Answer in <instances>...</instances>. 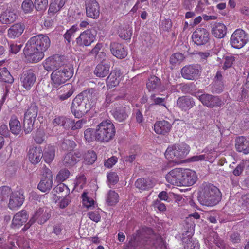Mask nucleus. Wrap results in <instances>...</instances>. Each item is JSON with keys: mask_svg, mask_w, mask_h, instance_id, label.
Listing matches in <instances>:
<instances>
[{"mask_svg": "<svg viewBox=\"0 0 249 249\" xmlns=\"http://www.w3.org/2000/svg\"><path fill=\"white\" fill-rule=\"evenodd\" d=\"M97 96L93 89L81 92L73 99L71 111L76 118H81L95 105Z\"/></svg>", "mask_w": 249, "mask_h": 249, "instance_id": "obj_1", "label": "nucleus"}, {"mask_svg": "<svg viewBox=\"0 0 249 249\" xmlns=\"http://www.w3.org/2000/svg\"><path fill=\"white\" fill-rule=\"evenodd\" d=\"M221 200L219 190L213 185H206L201 191L198 201L201 204L208 207L216 205Z\"/></svg>", "mask_w": 249, "mask_h": 249, "instance_id": "obj_2", "label": "nucleus"}, {"mask_svg": "<svg viewBox=\"0 0 249 249\" xmlns=\"http://www.w3.org/2000/svg\"><path fill=\"white\" fill-rule=\"evenodd\" d=\"M190 151L189 145L182 142L169 145L165 152V156L168 160L177 164L180 163V160L186 157Z\"/></svg>", "mask_w": 249, "mask_h": 249, "instance_id": "obj_3", "label": "nucleus"}, {"mask_svg": "<svg viewBox=\"0 0 249 249\" xmlns=\"http://www.w3.org/2000/svg\"><path fill=\"white\" fill-rule=\"evenodd\" d=\"M115 132V126L110 120L103 121L96 126V140L108 142L114 138Z\"/></svg>", "mask_w": 249, "mask_h": 249, "instance_id": "obj_4", "label": "nucleus"}, {"mask_svg": "<svg viewBox=\"0 0 249 249\" xmlns=\"http://www.w3.org/2000/svg\"><path fill=\"white\" fill-rule=\"evenodd\" d=\"M73 75V71L70 68L55 70L51 74V84L55 88L65 83Z\"/></svg>", "mask_w": 249, "mask_h": 249, "instance_id": "obj_5", "label": "nucleus"}, {"mask_svg": "<svg viewBox=\"0 0 249 249\" xmlns=\"http://www.w3.org/2000/svg\"><path fill=\"white\" fill-rule=\"evenodd\" d=\"M51 216L50 210L46 207L38 208L34 213L29 221L25 225L24 229H28L36 221L42 224L48 220Z\"/></svg>", "mask_w": 249, "mask_h": 249, "instance_id": "obj_6", "label": "nucleus"}, {"mask_svg": "<svg viewBox=\"0 0 249 249\" xmlns=\"http://www.w3.org/2000/svg\"><path fill=\"white\" fill-rule=\"evenodd\" d=\"M27 44L44 53L50 46V40L47 36L39 34L31 37Z\"/></svg>", "mask_w": 249, "mask_h": 249, "instance_id": "obj_7", "label": "nucleus"}, {"mask_svg": "<svg viewBox=\"0 0 249 249\" xmlns=\"http://www.w3.org/2000/svg\"><path fill=\"white\" fill-rule=\"evenodd\" d=\"M248 41V34L241 29H237L234 31L230 38V44L235 49L243 48Z\"/></svg>", "mask_w": 249, "mask_h": 249, "instance_id": "obj_8", "label": "nucleus"}, {"mask_svg": "<svg viewBox=\"0 0 249 249\" xmlns=\"http://www.w3.org/2000/svg\"><path fill=\"white\" fill-rule=\"evenodd\" d=\"M24 200L25 196L22 190L13 191L9 195L7 207L10 210L17 211L22 206Z\"/></svg>", "mask_w": 249, "mask_h": 249, "instance_id": "obj_9", "label": "nucleus"}, {"mask_svg": "<svg viewBox=\"0 0 249 249\" xmlns=\"http://www.w3.org/2000/svg\"><path fill=\"white\" fill-rule=\"evenodd\" d=\"M24 54L28 61L36 63L40 61L44 56V53L37 50L35 48L26 43L24 49Z\"/></svg>", "mask_w": 249, "mask_h": 249, "instance_id": "obj_10", "label": "nucleus"}, {"mask_svg": "<svg viewBox=\"0 0 249 249\" xmlns=\"http://www.w3.org/2000/svg\"><path fill=\"white\" fill-rule=\"evenodd\" d=\"M53 176L51 171L47 168L43 169L42 177L38 185V189L42 192L50 190L52 187Z\"/></svg>", "mask_w": 249, "mask_h": 249, "instance_id": "obj_11", "label": "nucleus"}, {"mask_svg": "<svg viewBox=\"0 0 249 249\" xmlns=\"http://www.w3.org/2000/svg\"><path fill=\"white\" fill-rule=\"evenodd\" d=\"M196 96L204 106L208 107H220L223 104L222 101L218 96L208 94L199 95V93L196 94Z\"/></svg>", "mask_w": 249, "mask_h": 249, "instance_id": "obj_12", "label": "nucleus"}, {"mask_svg": "<svg viewBox=\"0 0 249 249\" xmlns=\"http://www.w3.org/2000/svg\"><path fill=\"white\" fill-rule=\"evenodd\" d=\"M64 64V58L58 55L51 56L43 63L44 69L47 71L59 69Z\"/></svg>", "mask_w": 249, "mask_h": 249, "instance_id": "obj_13", "label": "nucleus"}, {"mask_svg": "<svg viewBox=\"0 0 249 249\" xmlns=\"http://www.w3.org/2000/svg\"><path fill=\"white\" fill-rule=\"evenodd\" d=\"M95 39V36L90 30H86L81 33L76 38V42L80 47L89 46Z\"/></svg>", "mask_w": 249, "mask_h": 249, "instance_id": "obj_14", "label": "nucleus"}, {"mask_svg": "<svg viewBox=\"0 0 249 249\" xmlns=\"http://www.w3.org/2000/svg\"><path fill=\"white\" fill-rule=\"evenodd\" d=\"M200 67L198 65H188L184 67L181 71L182 77L188 80H194L200 74Z\"/></svg>", "mask_w": 249, "mask_h": 249, "instance_id": "obj_15", "label": "nucleus"}, {"mask_svg": "<svg viewBox=\"0 0 249 249\" xmlns=\"http://www.w3.org/2000/svg\"><path fill=\"white\" fill-rule=\"evenodd\" d=\"M86 15L92 18H97L100 15L99 4L96 0L85 1Z\"/></svg>", "mask_w": 249, "mask_h": 249, "instance_id": "obj_16", "label": "nucleus"}, {"mask_svg": "<svg viewBox=\"0 0 249 249\" xmlns=\"http://www.w3.org/2000/svg\"><path fill=\"white\" fill-rule=\"evenodd\" d=\"M209 34L204 28L196 29L193 33L192 37L193 41L198 45L207 43L209 40Z\"/></svg>", "mask_w": 249, "mask_h": 249, "instance_id": "obj_17", "label": "nucleus"}, {"mask_svg": "<svg viewBox=\"0 0 249 249\" xmlns=\"http://www.w3.org/2000/svg\"><path fill=\"white\" fill-rule=\"evenodd\" d=\"M36 76L31 70L24 71L21 75L20 81L22 86L26 90H30L34 85Z\"/></svg>", "mask_w": 249, "mask_h": 249, "instance_id": "obj_18", "label": "nucleus"}, {"mask_svg": "<svg viewBox=\"0 0 249 249\" xmlns=\"http://www.w3.org/2000/svg\"><path fill=\"white\" fill-rule=\"evenodd\" d=\"M181 174V186H191L196 181V174L192 170L182 168Z\"/></svg>", "mask_w": 249, "mask_h": 249, "instance_id": "obj_19", "label": "nucleus"}, {"mask_svg": "<svg viewBox=\"0 0 249 249\" xmlns=\"http://www.w3.org/2000/svg\"><path fill=\"white\" fill-rule=\"evenodd\" d=\"M182 168H175L166 175V181L171 184L176 186H181Z\"/></svg>", "mask_w": 249, "mask_h": 249, "instance_id": "obj_20", "label": "nucleus"}, {"mask_svg": "<svg viewBox=\"0 0 249 249\" xmlns=\"http://www.w3.org/2000/svg\"><path fill=\"white\" fill-rule=\"evenodd\" d=\"M42 157V151L40 147L31 146L30 147L28 153V158L31 163L33 164H37Z\"/></svg>", "mask_w": 249, "mask_h": 249, "instance_id": "obj_21", "label": "nucleus"}, {"mask_svg": "<svg viewBox=\"0 0 249 249\" xmlns=\"http://www.w3.org/2000/svg\"><path fill=\"white\" fill-rule=\"evenodd\" d=\"M28 219V214L24 210L17 212L13 216L11 227L12 228H19L25 223Z\"/></svg>", "mask_w": 249, "mask_h": 249, "instance_id": "obj_22", "label": "nucleus"}, {"mask_svg": "<svg viewBox=\"0 0 249 249\" xmlns=\"http://www.w3.org/2000/svg\"><path fill=\"white\" fill-rule=\"evenodd\" d=\"M82 154L79 152L68 153L64 157L63 163L66 167H72L80 160Z\"/></svg>", "mask_w": 249, "mask_h": 249, "instance_id": "obj_23", "label": "nucleus"}, {"mask_svg": "<svg viewBox=\"0 0 249 249\" xmlns=\"http://www.w3.org/2000/svg\"><path fill=\"white\" fill-rule=\"evenodd\" d=\"M172 128L171 124L167 121H159L154 125L155 132L159 135H165L168 133Z\"/></svg>", "mask_w": 249, "mask_h": 249, "instance_id": "obj_24", "label": "nucleus"}, {"mask_svg": "<svg viewBox=\"0 0 249 249\" xmlns=\"http://www.w3.org/2000/svg\"><path fill=\"white\" fill-rule=\"evenodd\" d=\"M110 48L112 54L118 58H124L127 55L126 49L121 44L112 43L110 44Z\"/></svg>", "mask_w": 249, "mask_h": 249, "instance_id": "obj_25", "label": "nucleus"}, {"mask_svg": "<svg viewBox=\"0 0 249 249\" xmlns=\"http://www.w3.org/2000/svg\"><path fill=\"white\" fill-rule=\"evenodd\" d=\"M235 147L239 152L245 154L249 153V142L245 137H239L236 139Z\"/></svg>", "mask_w": 249, "mask_h": 249, "instance_id": "obj_26", "label": "nucleus"}, {"mask_svg": "<svg viewBox=\"0 0 249 249\" xmlns=\"http://www.w3.org/2000/svg\"><path fill=\"white\" fill-rule=\"evenodd\" d=\"M135 185L140 190H146L153 188L155 185V181L151 178H140L137 180Z\"/></svg>", "mask_w": 249, "mask_h": 249, "instance_id": "obj_27", "label": "nucleus"}, {"mask_svg": "<svg viewBox=\"0 0 249 249\" xmlns=\"http://www.w3.org/2000/svg\"><path fill=\"white\" fill-rule=\"evenodd\" d=\"M9 124L10 130L12 134L16 136L20 134L22 131L21 124L16 117H11Z\"/></svg>", "mask_w": 249, "mask_h": 249, "instance_id": "obj_28", "label": "nucleus"}, {"mask_svg": "<svg viewBox=\"0 0 249 249\" xmlns=\"http://www.w3.org/2000/svg\"><path fill=\"white\" fill-rule=\"evenodd\" d=\"M16 14L11 10H6L3 12L0 16V21L2 24H8L15 21Z\"/></svg>", "mask_w": 249, "mask_h": 249, "instance_id": "obj_29", "label": "nucleus"}, {"mask_svg": "<svg viewBox=\"0 0 249 249\" xmlns=\"http://www.w3.org/2000/svg\"><path fill=\"white\" fill-rule=\"evenodd\" d=\"M110 66L105 62H101L97 65L94 70V74L98 77L103 78L109 72Z\"/></svg>", "mask_w": 249, "mask_h": 249, "instance_id": "obj_30", "label": "nucleus"}, {"mask_svg": "<svg viewBox=\"0 0 249 249\" xmlns=\"http://www.w3.org/2000/svg\"><path fill=\"white\" fill-rule=\"evenodd\" d=\"M67 0H53L50 4L48 9V14L50 16H53L62 9Z\"/></svg>", "mask_w": 249, "mask_h": 249, "instance_id": "obj_31", "label": "nucleus"}, {"mask_svg": "<svg viewBox=\"0 0 249 249\" xmlns=\"http://www.w3.org/2000/svg\"><path fill=\"white\" fill-rule=\"evenodd\" d=\"M227 32L226 26L221 23H215L212 30V34L216 38H222Z\"/></svg>", "mask_w": 249, "mask_h": 249, "instance_id": "obj_32", "label": "nucleus"}, {"mask_svg": "<svg viewBox=\"0 0 249 249\" xmlns=\"http://www.w3.org/2000/svg\"><path fill=\"white\" fill-rule=\"evenodd\" d=\"M24 27L20 24H15L8 30L9 37L14 39L21 36L24 31Z\"/></svg>", "mask_w": 249, "mask_h": 249, "instance_id": "obj_33", "label": "nucleus"}, {"mask_svg": "<svg viewBox=\"0 0 249 249\" xmlns=\"http://www.w3.org/2000/svg\"><path fill=\"white\" fill-rule=\"evenodd\" d=\"M111 113L114 117L119 122L124 121L127 117L125 107L123 106L115 107L111 110Z\"/></svg>", "mask_w": 249, "mask_h": 249, "instance_id": "obj_34", "label": "nucleus"}, {"mask_svg": "<svg viewBox=\"0 0 249 249\" xmlns=\"http://www.w3.org/2000/svg\"><path fill=\"white\" fill-rule=\"evenodd\" d=\"M177 104L180 108L185 110L192 107L195 105L193 99L188 97L179 98Z\"/></svg>", "mask_w": 249, "mask_h": 249, "instance_id": "obj_35", "label": "nucleus"}, {"mask_svg": "<svg viewBox=\"0 0 249 249\" xmlns=\"http://www.w3.org/2000/svg\"><path fill=\"white\" fill-rule=\"evenodd\" d=\"M74 92L73 86L71 84H67L60 90L58 98L61 101H64L71 97Z\"/></svg>", "mask_w": 249, "mask_h": 249, "instance_id": "obj_36", "label": "nucleus"}, {"mask_svg": "<svg viewBox=\"0 0 249 249\" xmlns=\"http://www.w3.org/2000/svg\"><path fill=\"white\" fill-rule=\"evenodd\" d=\"M120 73L118 71H112L107 79V86L112 88L118 85L120 82Z\"/></svg>", "mask_w": 249, "mask_h": 249, "instance_id": "obj_37", "label": "nucleus"}, {"mask_svg": "<svg viewBox=\"0 0 249 249\" xmlns=\"http://www.w3.org/2000/svg\"><path fill=\"white\" fill-rule=\"evenodd\" d=\"M83 206L88 209H91L94 207L95 202L89 195L87 192L84 191L81 196Z\"/></svg>", "mask_w": 249, "mask_h": 249, "instance_id": "obj_38", "label": "nucleus"}, {"mask_svg": "<svg viewBox=\"0 0 249 249\" xmlns=\"http://www.w3.org/2000/svg\"><path fill=\"white\" fill-rule=\"evenodd\" d=\"M38 108L36 105L31 106L24 114V119L35 121L37 115Z\"/></svg>", "mask_w": 249, "mask_h": 249, "instance_id": "obj_39", "label": "nucleus"}, {"mask_svg": "<svg viewBox=\"0 0 249 249\" xmlns=\"http://www.w3.org/2000/svg\"><path fill=\"white\" fill-rule=\"evenodd\" d=\"M53 124L54 126L60 125L63 126L65 128H68L70 124H72V120L69 118H66L64 117H56L53 121Z\"/></svg>", "mask_w": 249, "mask_h": 249, "instance_id": "obj_40", "label": "nucleus"}, {"mask_svg": "<svg viewBox=\"0 0 249 249\" xmlns=\"http://www.w3.org/2000/svg\"><path fill=\"white\" fill-rule=\"evenodd\" d=\"M43 155L45 161L47 163H51L55 157V148L53 146H48L45 148Z\"/></svg>", "mask_w": 249, "mask_h": 249, "instance_id": "obj_41", "label": "nucleus"}, {"mask_svg": "<svg viewBox=\"0 0 249 249\" xmlns=\"http://www.w3.org/2000/svg\"><path fill=\"white\" fill-rule=\"evenodd\" d=\"M160 85V80L155 76H151L146 83L147 88L149 91H153Z\"/></svg>", "mask_w": 249, "mask_h": 249, "instance_id": "obj_42", "label": "nucleus"}, {"mask_svg": "<svg viewBox=\"0 0 249 249\" xmlns=\"http://www.w3.org/2000/svg\"><path fill=\"white\" fill-rule=\"evenodd\" d=\"M119 199V196L117 193L114 191H109L106 197V202L108 205L112 206L115 205Z\"/></svg>", "mask_w": 249, "mask_h": 249, "instance_id": "obj_43", "label": "nucleus"}, {"mask_svg": "<svg viewBox=\"0 0 249 249\" xmlns=\"http://www.w3.org/2000/svg\"><path fill=\"white\" fill-rule=\"evenodd\" d=\"M84 158L85 164L90 165L96 161L97 155L94 151H89L85 154Z\"/></svg>", "mask_w": 249, "mask_h": 249, "instance_id": "obj_44", "label": "nucleus"}, {"mask_svg": "<svg viewBox=\"0 0 249 249\" xmlns=\"http://www.w3.org/2000/svg\"><path fill=\"white\" fill-rule=\"evenodd\" d=\"M84 134L85 140L88 142H91L94 140H96V131H95L92 128L86 129Z\"/></svg>", "mask_w": 249, "mask_h": 249, "instance_id": "obj_45", "label": "nucleus"}, {"mask_svg": "<svg viewBox=\"0 0 249 249\" xmlns=\"http://www.w3.org/2000/svg\"><path fill=\"white\" fill-rule=\"evenodd\" d=\"M70 172L67 169H62L59 171L56 178V180L62 182L66 180L70 176Z\"/></svg>", "mask_w": 249, "mask_h": 249, "instance_id": "obj_46", "label": "nucleus"}, {"mask_svg": "<svg viewBox=\"0 0 249 249\" xmlns=\"http://www.w3.org/2000/svg\"><path fill=\"white\" fill-rule=\"evenodd\" d=\"M132 34V30L131 28H126L125 29H121L119 32V36L124 40H129Z\"/></svg>", "mask_w": 249, "mask_h": 249, "instance_id": "obj_47", "label": "nucleus"}, {"mask_svg": "<svg viewBox=\"0 0 249 249\" xmlns=\"http://www.w3.org/2000/svg\"><path fill=\"white\" fill-rule=\"evenodd\" d=\"M184 56L180 53L172 54L170 57V63L173 65L179 64L184 59Z\"/></svg>", "mask_w": 249, "mask_h": 249, "instance_id": "obj_48", "label": "nucleus"}, {"mask_svg": "<svg viewBox=\"0 0 249 249\" xmlns=\"http://www.w3.org/2000/svg\"><path fill=\"white\" fill-rule=\"evenodd\" d=\"M21 7L25 13H30L33 11L34 5L31 0H24Z\"/></svg>", "mask_w": 249, "mask_h": 249, "instance_id": "obj_49", "label": "nucleus"}, {"mask_svg": "<svg viewBox=\"0 0 249 249\" xmlns=\"http://www.w3.org/2000/svg\"><path fill=\"white\" fill-rule=\"evenodd\" d=\"M48 0H35L34 6L37 11H44L48 6Z\"/></svg>", "mask_w": 249, "mask_h": 249, "instance_id": "obj_50", "label": "nucleus"}, {"mask_svg": "<svg viewBox=\"0 0 249 249\" xmlns=\"http://www.w3.org/2000/svg\"><path fill=\"white\" fill-rule=\"evenodd\" d=\"M78 27L77 25H73L70 29L68 30L64 34V38L68 42H70L71 37L74 36V33L78 30Z\"/></svg>", "mask_w": 249, "mask_h": 249, "instance_id": "obj_51", "label": "nucleus"}, {"mask_svg": "<svg viewBox=\"0 0 249 249\" xmlns=\"http://www.w3.org/2000/svg\"><path fill=\"white\" fill-rule=\"evenodd\" d=\"M86 178L83 174L78 175L75 179V187L77 188L82 189L86 183Z\"/></svg>", "mask_w": 249, "mask_h": 249, "instance_id": "obj_52", "label": "nucleus"}, {"mask_svg": "<svg viewBox=\"0 0 249 249\" xmlns=\"http://www.w3.org/2000/svg\"><path fill=\"white\" fill-rule=\"evenodd\" d=\"M34 122L35 121L24 118V129L26 134H29L32 131Z\"/></svg>", "mask_w": 249, "mask_h": 249, "instance_id": "obj_53", "label": "nucleus"}, {"mask_svg": "<svg viewBox=\"0 0 249 249\" xmlns=\"http://www.w3.org/2000/svg\"><path fill=\"white\" fill-rule=\"evenodd\" d=\"M87 215L90 220L96 223L100 221L101 219V216L99 211L89 212L88 213Z\"/></svg>", "mask_w": 249, "mask_h": 249, "instance_id": "obj_54", "label": "nucleus"}, {"mask_svg": "<svg viewBox=\"0 0 249 249\" xmlns=\"http://www.w3.org/2000/svg\"><path fill=\"white\" fill-rule=\"evenodd\" d=\"M56 192L58 193H64V195L66 196L69 193V189L68 187L63 183H60L55 188Z\"/></svg>", "mask_w": 249, "mask_h": 249, "instance_id": "obj_55", "label": "nucleus"}, {"mask_svg": "<svg viewBox=\"0 0 249 249\" xmlns=\"http://www.w3.org/2000/svg\"><path fill=\"white\" fill-rule=\"evenodd\" d=\"M2 73L1 74L2 79L5 82L11 83L13 79L10 72L5 68H3Z\"/></svg>", "mask_w": 249, "mask_h": 249, "instance_id": "obj_56", "label": "nucleus"}, {"mask_svg": "<svg viewBox=\"0 0 249 249\" xmlns=\"http://www.w3.org/2000/svg\"><path fill=\"white\" fill-rule=\"evenodd\" d=\"M234 60V57L231 55L225 56L223 68L225 70L231 67Z\"/></svg>", "mask_w": 249, "mask_h": 249, "instance_id": "obj_57", "label": "nucleus"}, {"mask_svg": "<svg viewBox=\"0 0 249 249\" xmlns=\"http://www.w3.org/2000/svg\"><path fill=\"white\" fill-rule=\"evenodd\" d=\"M86 123V120L83 119L77 121L76 123H74V122L72 121V124H68L70 125V126H69L68 128L71 127L72 130L80 129Z\"/></svg>", "mask_w": 249, "mask_h": 249, "instance_id": "obj_58", "label": "nucleus"}, {"mask_svg": "<svg viewBox=\"0 0 249 249\" xmlns=\"http://www.w3.org/2000/svg\"><path fill=\"white\" fill-rule=\"evenodd\" d=\"M75 145V142L69 140H67L62 144V148L64 150L72 149L74 148Z\"/></svg>", "mask_w": 249, "mask_h": 249, "instance_id": "obj_59", "label": "nucleus"}, {"mask_svg": "<svg viewBox=\"0 0 249 249\" xmlns=\"http://www.w3.org/2000/svg\"><path fill=\"white\" fill-rule=\"evenodd\" d=\"M107 178L108 182L112 184L116 183L119 179L118 176L115 172H110L108 174Z\"/></svg>", "mask_w": 249, "mask_h": 249, "instance_id": "obj_60", "label": "nucleus"}, {"mask_svg": "<svg viewBox=\"0 0 249 249\" xmlns=\"http://www.w3.org/2000/svg\"><path fill=\"white\" fill-rule=\"evenodd\" d=\"M205 154L193 156L188 159L189 162H197L204 161L207 158Z\"/></svg>", "mask_w": 249, "mask_h": 249, "instance_id": "obj_61", "label": "nucleus"}, {"mask_svg": "<svg viewBox=\"0 0 249 249\" xmlns=\"http://www.w3.org/2000/svg\"><path fill=\"white\" fill-rule=\"evenodd\" d=\"M151 98L153 101L154 104L166 107L165 101L166 98L156 97L153 95Z\"/></svg>", "mask_w": 249, "mask_h": 249, "instance_id": "obj_62", "label": "nucleus"}, {"mask_svg": "<svg viewBox=\"0 0 249 249\" xmlns=\"http://www.w3.org/2000/svg\"><path fill=\"white\" fill-rule=\"evenodd\" d=\"M172 26V23L170 19H165L162 21L161 28L164 31H169Z\"/></svg>", "mask_w": 249, "mask_h": 249, "instance_id": "obj_63", "label": "nucleus"}, {"mask_svg": "<svg viewBox=\"0 0 249 249\" xmlns=\"http://www.w3.org/2000/svg\"><path fill=\"white\" fill-rule=\"evenodd\" d=\"M117 162V158L115 157H112L106 160L105 166L107 168H111Z\"/></svg>", "mask_w": 249, "mask_h": 249, "instance_id": "obj_64", "label": "nucleus"}]
</instances>
